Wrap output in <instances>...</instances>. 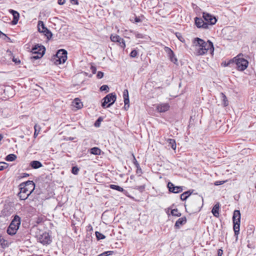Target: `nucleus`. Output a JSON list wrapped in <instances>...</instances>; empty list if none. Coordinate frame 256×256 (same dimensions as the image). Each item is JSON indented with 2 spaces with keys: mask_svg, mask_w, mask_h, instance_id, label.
<instances>
[{
  "mask_svg": "<svg viewBox=\"0 0 256 256\" xmlns=\"http://www.w3.org/2000/svg\"><path fill=\"white\" fill-rule=\"evenodd\" d=\"M193 43L195 48L194 54L196 56L204 55L207 53L208 50L212 52L214 50L213 44L210 40L206 42L203 40L196 38L194 39Z\"/></svg>",
  "mask_w": 256,
  "mask_h": 256,
  "instance_id": "1",
  "label": "nucleus"
},
{
  "mask_svg": "<svg viewBox=\"0 0 256 256\" xmlns=\"http://www.w3.org/2000/svg\"><path fill=\"white\" fill-rule=\"evenodd\" d=\"M20 192L18 196L20 200H26L33 192L35 188V184L32 180H28L21 183L19 186Z\"/></svg>",
  "mask_w": 256,
  "mask_h": 256,
  "instance_id": "2",
  "label": "nucleus"
},
{
  "mask_svg": "<svg viewBox=\"0 0 256 256\" xmlns=\"http://www.w3.org/2000/svg\"><path fill=\"white\" fill-rule=\"evenodd\" d=\"M20 224V218L16 215L7 229V233L11 236L16 234Z\"/></svg>",
  "mask_w": 256,
  "mask_h": 256,
  "instance_id": "3",
  "label": "nucleus"
},
{
  "mask_svg": "<svg viewBox=\"0 0 256 256\" xmlns=\"http://www.w3.org/2000/svg\"><path fill=\"white\" fill-rule=\"evenodd\" d=\"M232 220L234 224V235L237 237L240 232V212L239 210H235L234 212Z\"/></svg>",
  "mask_w": 256,
  "mask_h": 256,
  "instance_id": "4",
  "label": "nucleus"
},
{
  "mask_svg": "<svg viewBox=\"0 0 256 256\" xmlns=\"http://www.w3.org/2000/svg\"><path fill=\"white\" fill-rule=\"evenodd\" d=\"M233 59H234V62L236 63L238 70L243 71L247 68L248 64V61L240 57V54L234 57Z\"/></svg>",
  "mask_w": 256,
  "mask_h": 256,
  "instance_id": "5",
  "label": "nucleus"
},
{
  "mask_svg": "<svg viewBox=\"0 0 256 256\" xmlns=\"http://www.w3.org/2000/svg\"><path fill=\"white\" fill-rule=\"evenodd\" d=\"M116 96L115 94L111 93L106 95L102 98V106L103 108L110 107L116 100Z\"/></svg>",
  "mask_w": 256,
  "mask_h": 256,
  "instance_id": "6",
  "label": "nucleus"
},
{
  "mask_svg": "<svg viewBox=\"0 0 256 256\" xmlns=\"http://www.w3.org/2000/svg\"><path fill=\"white\" fill-rule=\"evenodd\" d=\"M67 51L64 49L59 50L56 54V64H64L67 60Z\"/></svg>",
  "mask_w": 256,
  "mask_h": 256,
  "instance_id": "7",
  "label": "nucleus"
},
{
  "mask_svg": "<svg viewBox=\"0 0 256 256\" xmlns=\"http://www.w3.org/2000/svg\"><path fill=\"white\" fill-rule=\"evenodd\" d=\"M38 30L40 32H42L48 38H50L52 37V33L46 27H45L43 22L40 20L38 24Z\"/></svg>",
  "mask_w": 256,
  "mask_h": 256,
  "instance_id": "8",
  "label": "nucleus"
},
{
  "mask_svg": "<svg viewBox=\"0 0 256 256\" xmlns=\"http://www.w3.org/2000/svg\"><path fill=\"white\" fill-rule=\"evenodd\" d=\"M146 179L143 177H140L137 180V184L138 185H136L134 186V189L138 190L140 192H143L146 188Z\"/></svg>",
  "mask_w": 256,
  "mask_h": 256,
  "instance_id": "9",
  "label": "nucleus"
},
{
  "mask_svg": "<svg viewBox=\"0 0 256 256\" xmlns=\"http://www.w3.org/2000/svg\"><path fill=\"white\" fill-rule=\"evenodd\" d=\"M203 18L205 20V22H208V26L210 25L212 26L217 21L214 16L206 12L203 13Z\"/></svg>",
  "mask_w": 256,
  "mask_h": 256,
  "instance_id": "10",
  "label": "nucleus"
},
{
  "mask_svg": "<svg viewBox=\"0 0 256 256\" xmlns=\"http://www.w3.org/2000/svg\"><path fill=\"white\" fill-rule=\"evenodd\" d=\"M38 240L43 244H49L51 242L50 235L47 232H44L41 234L38 238Z\"/></svg>",
  "mask_w": 256,
  "mask_h": 256,
  "instance_id": "11",
  "label": "nucleus"
},
{
  "mask_svg": "<svg viewBox=\"0 0 256 256\" xmlns=\"http://www.w3.org/2000/svg\"><path fill=\"white\" fill-rule=\"evenodd\" d=\"M168 188L170 192L175 194L180 193L183 190L182 186H174L171 182H168Z\"/></svg>",
  "mask_w": 256,
  "mask_h": 256,
  "instance_id": "12",
  "label": "nucleus"
},
{
  "mask_svg": "<svg viewBox=\"0 0 256 256\" xmlns=\"http://www.w3.org/2000/svg\"><path fill=\"white\" fill-rule=\"evenodd\" d=\"M195 24L198 28H202L204 29L208 28V22H205L202 18L196 17L195 18Z\"/></svg>",
  "mask_w": 256,
  "mask_h": 256,
  "instance_id": "13",
  "label": "nucleus"
},
{
  "mask_svg": "<svg viewBox=\"0 0 256 256\" xmlns=\"http://www.w3.org/2000/svg\"><path fill=\"white\" fill-rule=\"evenodd\" d=\"M158 112H164L168 111L170 108V106L167 103L161 104H158L156 106Z\"/></svg>",
  "mask_w": 256,
  "mask_h": 256,
  "instance_id": "14",
  "label": "nucleus"
},
{
  "mask_svg": "<svg viewBox=\"0 0 256 256\" xmlns=\"http://www.w3.org/2000/svg\"><path fill=\"white\" fill-rule=\"evenodd\" d=\"M8 12L12 14L13 16V20L12 22V24H17L19 18H20V14L19 13L13 10L10 9L8 10Z\"/></svg>",
  "mask_w": 256,
  "mask_h": 256,
  "instance_id": "15",
  "label": "nucleus"
},
{
  "mask_svg": "<svg viewBox=\"0 0 256 256\" xmlns=\"http://www.w3.org/2000/svg\"><path fill=\"white\" fill-rule=\"evenodd\" d=\"M186 222V216H184L180 218H179L174 224V228L176 229L180 228L181 226L184 224Z\"/></svg>",
  "mask_w": 256,
  "mask_h": 256,
  "instance_id": "16",
  "label": "nucleus"
},
{
  "mask_svg": "<svg viewBox=\"0 0 256 256\" xmlns=\"http://www.w3.org/2000/svg\"><path fill=\"white\" fill-rule=\"evenodd\" d=\"M41 50H42V52H39V53L38 54H32L33 56L30 57V59L32 60H35L40 58L44 54L46 50L45 48L41 47Z\"/></svg>",
  "mask_w": 256,
  "mask_h": 256,
  "instance_id": "17",
  "label": "nucleus"
},
{
  "mask_svg": "<svg viewBox=\"0 0 256 256\" xmlns=\"http://www.w3.org/2000/svg\"><path fill=\"white\" fill-rule=\"evenodd\" d=\"M219 208H220V204L219 203H216L213 207L212 212V213L213 215L218 218L219 216Z\"/></svg>",
  "mask_w": 256,
  "mask_h": 256,
  "instance_id": "18",
  "label": "nucleus"
},
{
  "mask_svg": "<svg viewBox=\"0 0 256 256\" xmlns=\"http://www.w3.org/2000/svg\"><path fill=\"white\" fill-rule=\"evenodd\" d=\"M72 106L78 109H80L82 108L83 104L79 99L75 98L72 102Z\"/></svg>",
  "mask_w": 256,
  "mask_h": 256,
  "instance_id": "19",
  "label": "nucleus"
},
{
  "mask_svg": "<svg viewBox=\"0 0 256 256\" xmlns=\"http://www.w3.org/2000/svg\"><path fill=\"white\" fill-rule=\"evenodd\" d=\"M30 166L34 169L38 168L42 166V163L38 160H33L30 163Z\"/></svg>",
  "mask_w": 256,
  "mask_h": 256,
  "instance_id": "20",
  "label": "nucleus"
},
{
  "mask_svg": "<svg viewBox=\"0 0 256 256\" xmlns=\"http://www.w3.org/2000/svg\"><path fill=\"white\" fill-rule=\"evenodd\" d=\"M110 40L112 42H116L117 41H118V40H121V42L122 43V44H123L124 46V42H123V38H120L119 36L111 34V36H110Z\"/></svg>",
  "mask_w": 256,
  "mask_h": 256,
  "instance_id": "21",
  "label": "nucleus"
},
{
  "mask_svg": "<svg viewBox=\"0 0 256 256\" xmlns=\"http://www.w3.org/2000/svg\"><path fill=\"white\" fill-rule=\"evenodd\" d=\"M123 98L124 99V103L126 105L130 103L128 92V90H124L123 92Z\"/></svg>",
  "mask_w": 256,
  "mask_h": 256,
  "instance_id": "22",
  "label": "nucleus"
},
{
  "mask_svg": "<svg viewBox=\"0 0 256 256\" xmlns=\"http://www.w3.org/2000/svg\"><path fill=\"white\" fill-rule=\"evenodd\" d=\"M41 47H44L43 46H39L38 44H36L34 46L32 49L31 52L32 54H38L39 52H42L41 50Z\"/></svg>",
  "mask_w": 256,
  "mask_h": 256,
  "instance_id": "23",
  "label": "nucleus"
},
{
  "mask_svg": "<svg viewBox=\"0 0 256 256\" xmlns=\"http://www.w3.org/2000/svg\"><path fill=\"white\" fill-rule=\"evenodd\" d=\"M167 142L168 144V146H170L174 150H175L176 149V141L174 139L168 138V139Z\"/></svg>",
  "mask_w": 256,
  "mask_h": 256,
  "instance_id": "24",
  "label": "nucleus"
},
{
  "mask_svg": "<svg viewBox=\"0 0 256 256\" xmlns=\"http://www.w3.org/2000/svg\"><path fill=\"white\" fill-rule=\"evenodd\" d=\"M90 154L94 155H100L101 153V150L98 148L94 147L90 150Z\"/></svg>",
  "mask_w": 256,
  "mask_h": 256,
  "instance_id": "25",
  "label": "nucleus"
},
{
  "mask_svg": "<svg viewBox=\"0 0 256 256\" xmlns=\"http://www.w3.org/2000/svg\"><path fill=\"white\" fill-rule=\"evenodd\" d=\"M220 96L222 100V104L224 106H226L228 104V101L226 95L223 93H220Z\"/></svg>",
  "mask_w": 256,
  "mask_h": 256,
  "instance_id": "26",
  "label": "nucleus"
},
{
  "mask_svg": "<svg viewBox=\"0 0 256 256\" xmlns=\"http://www.w3.org/2000/svg\"><path fill=\"white\" fill-rule=\"evenodd\" d=\"M17 156L14 154H10L8 155L6 158V160L8 162H12L14 161L16 158Z\"/></svg>",
  "mask_w": 256,
  "mask_h": 256,
  "instance_id": "27",
  "label": "nucleus"
},
{
  "mask_svg": "<svg viewBox=\"0 0 256 256\" xmlns=\"http://www.w3.org/2000/svg\"><path fill=\"white\" fill-rule=\"evenodd\" d=\"M190 194L191 192H190L189 191L185 192L180 195L181 200L183 201L186 200Z\"/></svg>",
  "mask_w": 256,
  "mask_h": 256,
  "instance_id": "28",
  "label": "nucleus"
},
{
  "mask_svg": "<svg viewBox=\"0 0 256 256\" xmlns=\"http://www.w3.org/2000/svg\"><path fill=\"white\" fill-rule=\"evenodd\" d=\"M34 138H36L38 136V135L40 130V127L38 124H36L34 126Z\"/></svg>",
  "mask_w": 256,
  "mask_h": 256,
  "instance_id": "29",
  "label": "nucleus"
},
{
  "mask_svg": "<svg viewBox=\"0 0 256 256\" xmlns=\"http://www.w3.org/2000/svg\"><path fill=\"white\" fill-rule=\"evenodd\" d=\"M110 187L112 189L115 190H118L119 192H123L124 191L123 188H122V187H120L118 186H117V185L110 184Z\"/></svg>",
  "mask_w": 256,
  "mask_h": 256,
  "instance_id": "30",
  "label": "nucleus"
},
{
  "mask_svg": "<svg viewBox=\"0 0 256 256\" xmlns=\"http://www.w3.org/2000/svg\"><path fill=\"white\" fill-rule=\"evenodd\" d=\"M165 49H166V51L168 52V55L170 57L171 60L172 62H173L174 60L172 59V56H174V52H172V50L170 48H169L168 47H166Z\"/></svg>",
  "mask_w": 256,
  "mask_h": 256,
  "instance_id": "31",
  "label": "nucleus"
},
{
  "mask_svg": "<svg viewBox=\"0 0 256 256\" xmlns=\"http://www.w3.org/2000/svg\"><path fill=\"white\" fill-rule=\"evenodd\" d=\"M171 214L173 216H181V213L178 212V210L177 208L173 209L171 210Z\"/></svg>",
  "mask_w": 256,
  "mask_h": 256,
  "instance_id": "32",
  "label": "nucleus"
},
{
  "mask_svg": "<svg viewBox=\"0 0 256 256\" xmlns=\"http://www.w3.org/2000/svg\"><path fill=\"white\" fill-rule=\"evenodd\" d=\"M96 236L98 240H103L106 238V236L98 232H96Z\"/></svg>",
  "mask_w": 256,
  "mask_h": 256,
  "instance_id": "33",
  "label": "nucleus"
},
{
  "mask_svg": "<svg viewBox=\"0 0 256 256\" xmlns=\"http://www.w3.org/2000/svg\"><path fill=\"white\" fill-rule=\"evenodd\" d=\"M234 63V59H232L228 60V62H223L222 64V65L224 67L228 66L230 64Z\"/></svg>",
  "mask_w": 256,
  "mask_h": 256,
  "instance_id": "34",
  "label": "nucleus"
},
{
  "mask_svg": "<svg viewBox=\"0 0 256 256\" xmlns=\"http://www.w3.org/2000/svg\"><path fill=\"white\" fill-rule=\"evenodd\" d=\"M8 164L4 162H0V171L6 168Z\"/></svg>",
  "mask_w": 256,
  "mask_h": 256,
  "instance_id": "35",
  "label": "nucleus"
},
{
  "mask_svg": "<svg viewBox=\"0 0 256 256\" xmlns=\"http://www.w3.org/2000/svg\"><path fill=\"white\" fill-rule=\"evenodd\" d=\"M112 252H113L112 251L104 252L98 254V256H110V255L112 254Z\"/></svg>",
  "mask_w": 256,
  "mask_h": 256,
  "instance_id": "36",
  "label": "nucleus"
},
{
  "mask_svg": "<svg viewBox=\"0 0 256 256\" xmlns=\"http://www.w3.org/2000/svg\"><path fill=\"white\" fill-rule=\"evenodd\" d=\"M79 172V168L77 166H73L72 168V172L74 174H78Z\"/></svg>",
  "mask_w": 256,
  "mask_h": 256,
  "instance_id": "37",
  "label": "nucleus"
},
{
  "mask_svg": "<svg viewBox=\"0 0 256 256\" xmlns=\"http://www.w3.org/2000/svg\"><path fill=\"white\" fill-rule=\"evenodd\" d=\"M108 90H109V88H108V86H107V85H102L100 88V90L102 92L106 91V92H108Z\"/></svg>",
  "mask_w": 256,
  "mask_h": 256,
  "instance_id": "38",
  "label": "nucleus"
},
{
  "mask_svg": "<svg viewBox=\"0 0 256 256\" xmlns=\"http://www.w3.org/2000/svg\"><path fill=\"white\" fill-rule=\"evenodd\" d=\"M138 55V52L136 50H132L130 53V56L132 58H136Z\"/></svg>",
  "mask_w": 256,
  "mask_h": 256,
  "instance_id": "39",
  "label": "nucleus"
},
{
  "mask_svg": "<svg viewBox=\"0 0 256 256\" xmlns=\"http://www.w3.org/2000/svg\"><path fill=\"white\" fill-rule=\"evenodd\" d=\"M123 42H124V45H123V44H122V42H121V40H118V41H117V42H118V44L119 46H120L121 48H125V47H126V44H125V41L124 40V39H123Z\"/></svg>",
  "mask_w": 256,
  "mask_h": 256,
  "instance_id": "40",
  "label": "nucleus"
},
{
  "mask_svg": "<svg viewBox=\"0 0 256 256\" xmlns=\"http://www.w3.org/2000/svg\"><path fill=\"white\" fill-rule=\"evenodd\" d=\"M176 36L180 41L183 42V40H184V39L183 37L180 34L176 33Z\"/></svg>",
  "mask_w": 256,
  "mask_h": 256,
  "instance_id": "41",
  "label": "nucleus"
},
{
  "mask_svg": "<svg viewBox=\"0 0 256 256\" xmlns=\"http://www.w3.org/2000/svg\"><path fill=\"white\" fill-rule=\"evenodd\" d=\"M104 76V73L102 72H98L97 74L96 77L98 78H102Z\"/></svg>",
  "mask_w": 256,
  "mask_h": 256,
  "instance_id": "42",
  "label": "nucleus"
},
{
  "mask_svg": "<svg viewBox=\"0 0 256 256\" xmlns=\"http://www.w3.org/2000/svg\"><path fill=\"white\" fill-rule=\"evenodd\" d=\"M132 156H133V158H134V165L136 166V167H138V166H140V164H139L138 162V161L136 160L134 156V154H132Z\"/></svg>",
  "mask_w": 256,
  "mask_h": 256,
  "instance_id": "43",
  "label": "nucleus"
},
{
  "mask_svg": "<svg viewBox=\"0 0 256 256\" xmlns=\"http://www.w3.org/2000/svg\"><path fill=\"white\" fill-rule=\"evenodd\" d=\"M136 172L137 174H138L140 176L142 174V170L140 166L136 167Z\"/></svg>",
  "mask_w": 256,
  "mask_h": 256,
  "instance_id": "44",
  "label": "nucleus"
},
{
  "mask_svg": "<svg viewBox=\"0 0 256 256\" xmlns=\"http://www.w3.org/2000/svg\"><path fill=\"white\" fill-rule=\"evenodd\" d=\"M5 242V240L3 238H1L0 237V245L2 246H4L6 245Z\"/></svg>",
  "mask_w": 256,
  "mask_h": 256,
  "instance_id": "45",
  "label": "nucleus"
},
{
  "mask_svg": "<svg viewBox=\"0 0 256 256\" xmlns=\"http://www.w3.org/2000/svg\"><path fill=\"white\" fill-rule=\"evenodd\" d=\"M12 61L16 64H19L20 62V61L19 59L15 58H13Z\"/></svg>",
  "mask_w": 256,
  "mask_h": 256,
  "instance_id": "46",
  "label": "nucleus"
},
{
  "mask_svg": "<svg viewBox=\"0 0 256 256\" xmlns=\"http://www.w3.org/2000/svg\"><path fill=\"white\" fill-rule=\"evenodd\" d=\"M224 182V181H216L214 182V185L219 186V185L223 184Z\"/></svg>",
  "mask_w": 256,
  "mask_h": 256,
  "instance_id": "47",
  "label": "nucleus"
},
{
  "mask_svg": "<svg viewBox=\"0 0 256 256\" xmlns=\"http://www.w3.org/2000/svg\"><path fill=\"white\" fill-rule=\"evenodd\" d=\"M223 251L222 249H219L218 251V256H222V254Z\"/></svg>",
  "mask_w": 256,
  "mask_h": 256,
  "instance_id": "48",
  "label": "nucleus"
},
{
  "mask_svg": "<svg viewBox=\"0 0 256 256\" xmlns=\"http://www.w3.org/2000/svg\"><path fill=\"white\" fill-rule=\"evenodd\" d=\"M92 71L93 74H95L96 72V68L93 66L91 67Z\"/></svg>",
  "mask_w": 256,
  "mask_h": 256,
  "instance_id": "49",
  "label": "nucleus"
},
{
  "mask_svg": "<svg viewBox=\"0 0 256 256\" xmlns=\"http://www.w3.org/2000/svg\"><path fill=\"white\" fill-rule=\"evenodd\" d=\"M136 37L137 38H142V37H143V36H142V34H138V33L136 34Z\"/></svg>",
  "mask_w": 256,
  "mask_h": 256,
  "instance_id": "50",
  "label": "nucleus"
},
{
  "mask_svg": "<svg viewBox=\"0 0 256 256\" xmlns=\"http://www.w3.org/2000/svg\"><path fill=\"white\" fill-rule=\"evenodd\" d=\"M134 21L136 22H141V20L139 18L136 16L134 18Z\"/></svg>",
  "mask_w": 256,
  "mask_h": 256,
  "instance_id": "51",
  "label": "nucleus"
},
{
  "mask_svg": "<svg viewBox=\"0 0 256 256\" xmlns=\"http://www.w3.org/2000/svg\"><path fill=\"white\" fill-rule=\"evenodd\" d=\"M22 174V176H21L22 178H26L29 176V174L26 173H24Z\"/></svg>",
  "mask_w": 256,
  "mask_h": 256,
  "instance_id": "52",
  "label": "nucleus"
},
{
  "mask_svg": "<svg viewBox=\"0 0 256 256\" xmlns=\"http://www.w3.org/2000/svg\"><path fill=\"white\" fill-rule=\"evenodd\" d=\"M66 1H58V4H60V5H63L64 4Z\"/></svg>",
  "mask_w": 256,
  "mask_h": 256,
  "instance_id": "53",
  "label": "nucleus"
},
{
  "mask_svg": "<svg viewBox=\"0 0 256 256\" xmlns=\"http://www.w3.org/2000/svg\"><path fill=\"white\" fill-rule=\"evenodd\" d=\"M70 2L74 4H78V1H77V0H76V1H70Z\"/></svg>",
  "mask_w": 256,
  "mask_h": 256,
  "instance_id": "54",
  "label": "nucleus"
},
{
  "mask_svg": "<svg viewBox=\"0 0 256 256\" xmlns=\"http://www.w3.org/2000/svg\"><path fill=\"white\" fill-rule=\"evenodd\" d=\"M129 106H130L129 104H127V105H126V104H124V108H125V110H127Z\"/></svg>",
  "mask_w": 256,
  "mask_h": 256,
  "instance_id": "55",
  "label": "nucleus"
},
{
  "mask_svg": "<svg viewBox=\"0 0 256 256\" xmlns=\"http://www.w3.org/2000/svg\"><path fill=\"white\" fill-rule=\"evenodd\" d=\"M74 139V138H72V137H69V138H68V140H72Z\"/></svg>",
  "mask_w": 256,
  "mask_h": 256,
  "instance_id": "56",
  "label": "nucleus"
},
{
  "mask_svg": "<svg viewBox=\"0 0 256 256\" xmlns=\"http://www.w3.org/2000/svg\"><path fill=\"white\" fill-rule=\"evenodd\" d=\"M98 121H100V118L95 123V126H97V122H98Z\"/></svg>",
  "mask_w": 256,
  "mask_h": 256,
  "instance_id": "57",
  "label": "nucleus"
},
{
  "mask_svg": "<svg viewBox=\"0 0 256 256\" xmlns=\"http://www.w3.org/2000/svg\"><path fill=\"white\" fill-rule=\"evenodd\" d=\"M3 136L2 134H0V141L2 139Z\"/></svg>",
  "mask_w": 256,
  "mask_h": 256,
  "instance_id": "58",
  "label": "nucleus"
}]
</instances>
